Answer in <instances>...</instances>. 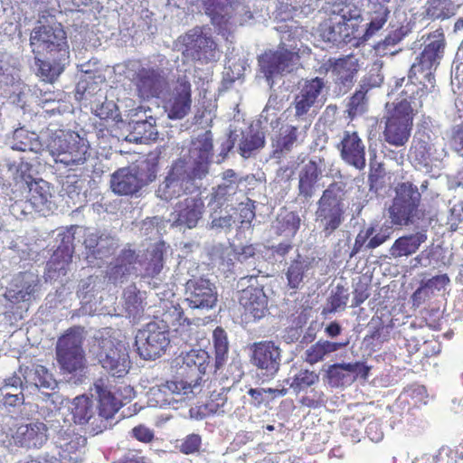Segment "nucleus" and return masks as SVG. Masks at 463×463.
I'll return each mask as SVG.
<instances>
[{
	"label": "nucleus",
	"mask_w": 463,
	"mask_h": 463,
	"mask_svg": "<svg viewBox=\"0 0 463 463\" xmlns=\"http://www.w3.org/2000/svg\"><path fill=\"white\" fill-rule=\"evenodd\" d=\"M368 368L363 363L335 364L329 367L327 375L330 384L334 386L343 385L358 375L365 376Z\"/></svg>",
	"instance_id": "41"
},
{
	"label": "nucleus",
	"mask_w": 463,
	"mask_h": 463,
	"mask_svg": "<svg viewBox=\"0 0 463 463\" xmlns=\"http://www.w3.org/2000/svg\"><path fill=\"white\" fill-rule=\"evenodd\" d=\"M205 205L200 194L179 201L171 213L173 226L194 229L203 218Z\"/></svg>",
	"instance_id": "26"
},
{
	"label": "nucleus",
	"mask_w": 463,
	"mask_h": 463,
	"mask_svg": "<svg viewBox=\"0 0 463 463\" xmlns=\"http://www.w3.org/2000/svg\"><path fill=\"white\" fill-rule=\"evenodd\" d=\"M238 191V184L222 182L216 188L213 189L211 201L215 203L217 206H222L225 203L232 202Z\"/></svg>",
	"instance_id": "59"
},
{
	"label": "nucleus",
	"mask_w": 463,
	"mask_h": 463,
	"mask_svg": "<svg viewBox=\"0 0 463 463\" xmlns=\"http://www.w3.org/2000/svg\"><path fill=\"white\" fill-rule=\"evenodd\" d=\"M27 188L28 198L36 207V211L41 212L52 197L49 183L43 179H38L29 183Z\"/></svg>",
	"instance_id": "53"
},
{
	"label": "nucleus",
	"mask_w": 463,
	"mask_h": 463,
	"mask_svg": "<svg viewBox=\"0 0 463 463\" xmlns=\"http://www.w3.org/2000/svg\"><path fill=\"white\" fill-rule=\"evenodd\" d=\"M164 243H156L149 249L145 256L144 260H139V264L144 267V271L141 274L143 279H151L148 281L149 285L156 288L159 281H161L160 273L164 267L163 254Z\"/></svg>",
	"instance_id": "37"
},
{
	"label": "nucleus",
	"mask_w": 463,
	"mask_h": 463,
	"mask_svg": "<svg viewBox=\"0 0 463 463\" xmlns=\"http://www.w3.org/2000/svg\"><path fill=\"white\" fill-rule=\"evenodd\" d=\"M40 290V280L33 272H21L15 275L5 293L3 305L7 309H27Z\"/></svg>",
	"instance_id": "14"
},
{
	"label": "nucleus",
	"mask_w": 463,
	"mask_h": 463,
	"mask_svg": "<svg viewBox=\"0 0 463 463\" xmlns=\"http://www.w3.org/2000/svg\"><path fill=\"white\" fill-rule=\"evenodd\" d=\"M265 136L262 131L250 129L242 134V137L239 144V151L242 157L249 158L254 152L264 146Z\"/></svg>",
	"instance_id": "56"
},
{
	"label": "nucleus",
	"mask_w": 463,
	"mask_h": 463,
	"mask_svg": "<svg viewBox=\"0 0 463 463\" xmlns=\"http://www.w3.org/2000/svg\"><path fill=\"white\" fill-rule=\"evenodd\" d=\"M78 227L57 230L55 250L47 263L46 278L57 280L66 275L74 251L73 241Z\"/></svg>",
	"instance_id": "18"
},
{
	"label": "nucleus",
	"mask_w": 463,
	"mask_h": 463,
	"mask_svg": "<svg viewBox=\"0 0 463 463\" xmlns=\"http://www.w3.org/2000/svg\"><path fill=\"white\" fill-rule=\"evenodd\" d=\"M42 139L54 161L65 166L83 165L89 156V142L76 132L50 125L42 131Z\"/></svg>",
	"instance_id": "4"
},
{
	"label": "nucleus",
	"mask_w": 463,
	"mask_h": 463,
	"mask_svg": "<svg viewBox=\"0 0 463 463\" xmlns=\"http://www.w3.org/2000/svg\"><path fill=\"white\" fill-rule=\"evenodd\" d=\"M84 337L82 327H73L61 336L56 345V356L61 369L74 374V383H82L86 375L87 360L82 348Z\"/></svg>",
	"instance_id": "7"
},
{
	"label": "nucleus",
	"mask_w": 463,
	"mask_h": 463,
	"mask_svg": "<svg viewBox=\"0 0 463 463\" xmlns=\"http://www.w3.org/2000/svg\"><path fill=\"white\" fill-rule=\"evenodd\" d=\"M309 128L298 122L295 125L283 126L272 139V157L280 159L292 151L294 147L302 144L307 137Z\"/></svg>",
	"instance_id": "30"
},
{
	"label": "nucleus",
	"mask_w": 463,
	"mask_h": 463,
	"mask_svg": "<svg viewBox=\"0 0 463 463\" xmlns=\"http://www.w3.org/2000/svg\"><path fill=\"white\" fill-rule=\"evenodd\" d=\"M125 308L129 317L133 320L139 319L145 311L146 292L140 291L136 285H130L124 290Z\"/></svg>",
	"instance_id": "46"
},
{
	"label": "nucleus",
	"mask_w": 463,
	"mask_h": 463,
	"mask_svg": "<svg viewBox=\"0 0 463 463\" xmlns=\"http://www.w3.org/2000/svg\"><path fill=\"white\" fill-rule=\"evenodd\" d=\"M421 40L424 48L409 70L403 93L421 95L433 100L438 94L434 72L443 57L445 39L443 33L436 30L427 36L422 35Z\"/></svg>",
	"instance_id": "1"
},
{
	"label": "nucleus",
	"mask_w": 463,
	"mask_h": 463,
	"mask_svg": "<svg viewBox=\"0 0 463 463\" xmlns=\"http://www.w3.org/2000/svg\"><path fill=\"white\" fill-rule=\"evenodd\" d=\"M251 364L260 373L272 379L279 372L281 364V349L272 341L254 343L251 346Z\"/></svg>",
	"instance_id": "25"
},
{
	"label": "nucleus",
	"mask_w": 463,
	"mask_h": 463,
	"mask_svg": "<svg viewBox=\"0 0 463 463\" xmlns=\"http://www.w3.org/2000/svg\"><path fill=\"white\" fill-rule=\"evenodd\" d=\"M169 317H175L170 322L173 326L176 324L184 326L186 318L180 308L175 307L172 312L165 315L164 320L149 322L137 331L135 343L137 353L143 359H156L165 351L170 343L167 325Z\"/></svg>",
	"instance_id": "5"
},
{
	"label": "nucleus",
	"mask_w": 463,
	"mask_h": 463,
	"mask_svg": "<svg viewBox=\"0 0 463 463\" xmlns=\"http://www.w3.org/2000/svg\"><path fill=\"white\" fill-rule=\"evenodd\" d=\"M22 382L18 376H10L5 380V383L0 387L1 402L4 406L17 407L24 404L25 392L21 390Z\"/></svg>",
	"instance_id": "45"
},
{
	"label": "nucleus",
	"mask_w": 463,
	"mask_h": 463,
	"mask_svg": "<svg viewBox=\"0 0 463 463\" xmlns=\"http://www.w3.org/2000/svg\"><path fill=\"white\" fill-rule=\"evenodd\" d=\"M234 223L235 218L233 215L227 210L221 209V206H218L217 209H213L210 213L206 229L216 233H227L232 230Z\"/></svg>",
	"instance_id": "55"
},
{
	"label": "nucleus",
	"mask_w": 463,
	"mask_h": 463,
	"mask_svg": "<svg viewBox=\"0 0 463 463\" xmlns=\"http://www.w3.org/2000/svg\"><path fill=\"white\" fill-rule=\"evenodd\" d=\"M35 64L38 67L37 75L46 82H52L63 71L66 61H61L59 55H49L47 60H41L35 54Z\"/></svg>",
	"instance_id": "48"
},
{
	"label": "nucleus",
	"mask_w": 463,
	"mask_h": 463,
	"mask_svg": "<svg viewBox=\"0 0 463 463\" xmlns=\"http://www.w3.org/2000/svg\"><path fill=\"white\" fill-rule=\"evenodd\" d=\"M14 444L26 449H40L48 439V428L42 421L22 424L12 434Z\"/></svg>",
	"instance_id": "33"
},
{
	"label": "nucleus",
	"mask_w": 463,
	"mask_h": 463,
	"mask_svg": "<svg viewBox=\"0 0 463 463\" xmlns=\"http://www.w3.org/2000/svg\"><path fill=\"white\" fill-rule=\"evenodd\" d=\"M30 45L34 54L59 55L61 61L69 58L66 33L61 24L36 26L30 37Z\"/></svg>",
	"instance_id": "11"
},
{
	"label": "nucleus",
	"mask_w": 463,
	"mask_h": 463,
	"mask_svg": "<svg viewBox=\"0 0 463 463\" xmlns=\"http://www.w3.org/2000/svg\"><path fill=\"white\" fill-rule=\"evenodd\" d=\"M84 188V180L76 175L68 176L62 184V191L72 201L73 204L81 203L84 199L82 189Z\"/></svg>",
	"instance_id": "60"
},
{
	"label": "nucleus",
	"mask_w": 463,
	"mask_h": 463,
	"mask_svg": "<svg viewBox=\"0 0 463 463\" xmlns=\"http://www.w3.org/2000/svg\"><path fill=\"white\" fill-rule=\"evenodd\" d=\"M99 363L114 377H123L130 368V360L126 345L109 335V330L99 333L92 345Z\"/></svg>",
	"instance_id": "8"
},
{
	"label": "nucleus",
	"mask_w": 463,
	"mask_h": 463,
	"mask_svg": "<svg viewBox=\"0 0 463 463\" xmlns=\"http://www.w3.org/2000/svg\"><path fill=\"white\" fill-rule=\"evenodd\" d=\"M193 389L185 383L178 381L166 382L165 384L154 386L147 392V402L150 407L165 408L166 406L177 410L194 398Z\"/></svg>",
	"instance_id": "21"
},
{
	"label": "nucleus",
	"mask_w": 463,
	"mask_h": 463,
	"mask_svg": "<svg viewBox=\"0 0 463 463\" xmlns=\"http://www.w3.org/2000/svg\"><path fill=\"white\" fill-rule=\"evenodd\" d=\"M118 241L109 235L107 234H101V239L99 240V247L95 250V255L92 259V260H104L106 258H109L111 256L115 250L118 248ZM92 265L100 266L99 263H91Z\"/></svg>",
	"instance_id": "62"
},
{
	"label": "nucleus",
	"mask_w": 463,
	"mask_h": 463,
	"mask_svg": "<svg viewBox=\"0 0 463 463\" xmlns=\"http://www.w3.org/2000/svg\"><path fill=\"white\" fill-rule=\"evenodd\" d=\"M324 87L323 80L318 77L306 80L295 97V120L303 123L304 128H310L317 110L322 106L321 92Z\"/></svg>",
	"instance_id": "15"
},
{
	"label": "nucleus",
	"mask_w": 463,
	"mask_h": 463,
	"mask_svg": "<svg viewBox=\"0 0 463 463\" xmlns=\"http://www.w3.org/2000/svg\"><path fill=\"white\" fill-rule=\"evenodd\" d=\"M345 185L342 182L331 184L317 203V220L320 222L325 236L331 235L343 222Z\"/></svg>",
	"instance_id": "10"
},
{
	"label": "nucleus",
	"mask_w": 463,
	"mask_h": 463,
	"mask_svg": "<svg viewBox=\"0 0 463 463\" xmlns=\"http://www.w3.org/2000/svg\"><path fill=\"white\" fill-rule=\"evenodd\" d=\"M213 344L215 350V367L220 369L227 359L229 343L226 332L217 327L213 332Z\"/></svg>",
	"instance_id": "58"
},
{
	"label": "nucleus",
	"mask_w": 463,
	"mask_h": 463,
	"mask_svg": "<svg viewBox=\"0 0 463 463\" xmlns=\"http://www.w3.org/2000/svg\"><path fill=\"white\" fill-rule=\"evenodd\" d=\"M11 147L14 150L38 154L45 149V144L42 139V132L37 135L21 128L14 130Z\"/></svg>",
	"instance_id": "44"
},
{
	"label": "nucleus",
	"mask_w": 463,
	"mask_h": 463,
	"mask_svg": "<svg viewBox=\"0 0 463 463\" xmlns=\"http://www.w3.org/2000/svg\"><path fill=\"white\" fill-rule=\"evenodd\" d=\"M86 445V439L76 433L74 429L68 426L58 430L55 437V446L58 449L56 460L61 463H78L80 460V450Z\"/></svg>",
	"instance_id": "28"
},
{
	"label": "nucleus",
	"mask_w": 463,
	"mask_h": 463,
	"mask_svg": "<svg viewBox=\"0 0 463 463\" xmlns=\"http://www.w3.org/2000/svg\"><path fill=\"white\" fill-rule=\"evenodd\" d=\"M191 84L186 77L179 78L165 99L164 109L170 119H182L191 110Z\"/></svg>",
	"instance_id": "27"
},
{
	"label": "nucleus",
	"mask_w": 463,
	"mask_h": 463,
	"mask_svg": "<svg viewBox=\"0 0 463 463\" xmlns=\"http://www.w3.org/2000/svg\"><path fill=\"white\" fill-rule=\"evenodd\" d=\"M185 301L189 307L209 311L215 307L218 301L217 288L205 278H193L185 283Z\"/></svg>",
	"instance_id": "23"
},
{
	"label": "nucleus",
	"mask_w": 463,
	"mask_h": 463,
	"mask_svg": "<svg viewBox=\"0 0 463 463\" xmlns=\"http://www.w3.org/2000/svg\"><path fill=\"white\" fill-rule=\"evenodd\" d=\"M319 380V376L314 371L309 370H300L298 373H296L291 383H289L290 388H292L296 392H299L315 383H317Z\"/></svg>",
	"instance_id": "61"
},
{
	"label": "nucleus",
	"mask_w": 463,
	"mask_h": 463,
	"mask_svg": "<svg viewBox=\"0 0 463 463\" xmlns=\"http://www.w3.org/2000/svg\"><path fill=\"white\" fill-rule=\"evenodd\" d=\"M187 167L184 158H178L172 164L164 182L159 184L156 191L160 199L171 201L199 189L197 181H201L200 178L193 176Z\"/></svg>",
	"instance_id": "12"
},
{
	"label": "nucleus",
	"mask_w": 463,
	"mask_h": 463,
	"mask_svg": "<svg viewBox=\"0 0 463 463\" xmlns=\"http://www.w3.org/2000/svg\"><path fill=\"white\" fill-rule=\"evenodd\" d=\"M421 231L402 236L395 240L393 244L389 249V254L393 259H400L402 257H409L416 253L420 245L427 241L426 231L420 228Z\"/></svg>",
	"instance_id": "39"
},
{
	"label": "nucleus",
	"mask_w": 463,
	"mask_h": 463,
	"mask_svg": "<svg viewBox=\"0 0 463 463\" xmlns=\"http://www.w3.org/2000/svg\"><path fill=\"white\" fill-rule=\"evenodd\" d=\"M381 69L382 64L373 63L369 72L361 80L359 87L368 91L372 88L381 86L383 81V74Z\"/></svg>",
	"instance_id": "63"
},
{
	"label": "nucleus",
	"mask_w": 463,
	"mask_h": 463,
	"mask_svg": "<svg viewBox=\"0 0 463 463\" xmlns=\"http://www.w3.org/2000/svg\"><path fill=\"white\" fill-rule=\"evenodd\" d=\"M9 211L11 214L16 219H23L36 211V207L30 201L28 196L20 199H15L9 204Z\"/></svg>",
	"instance_id": "64"
},
{
	"label": "nucleus",
	"mask_w": 463,
	"mask_h": 463,
	"mask_svg": "<svg viewBox=\"0 0 463 463\" xmlns=\"http://www.w3.org/2000/svg\"><path fill=\"white\" fill-rule=\"evenodd\" d=\"M280 25L278 30L281 33L280 43L277 51H269L259 59L260 70L267 80L271 84L279 75L291 72L297 66L300 53L309 51L307 47L302 50L300 37L304 33L302 27L293 24Z\"/></svg>",
	"instance_id": "2"
},
{
	"label": "nucleus",
	"mask_w": 463,
	"mask_h": 463,
	"mask_svg": "<svg viewBox=\"0 0 463 463\" xmlns=\"http://www.w3.org/2000/svg\"><path fill=\"white\" fill-rule=\"evenodd\" d=\"M345 345V343L318 341L305 351L304 359L307 364L313 365L323 361L326 356Z\"/></svg>",
	"instance_id": "51"
},
{
	"label": "nucleus",
	"mask_w": 463,
	"mask_h": 463,
	"mask_svg": "<svg viewBox=\"0 0 463 463\" xmlns=\"http://www.w3.org/2000/svg\"><path fill=\"white\" fill-rule=\"evenodd\" d=\"M156 173L147 162L115 172L110 180L112 191L120 195L137 193L141 187L156 179Z\"/></svg>",
	"instance_id": "16"
},
{
	"label": "nucleus",
	"mask_w": 463,
	"mask_h": 463,
	"mask_svg": "<svg viewBox=\"0 0 463 463\" xmlns=\"http://www.w3.org/2000/svg\"><path fill=\"white\" fill-rule=\"evenodd\" d=\"M226 405V398L218 394L216 399H212L196 408H191L190 416L195 420H203L210 415H222L227 411Z\"/></svg>",
	"instance_id": "57"
},
{
	"label": "nucleus",
	"mask_w": 463,
	"mask_h": 463,
	"mask_svg": "<svg viewBox=\"0 0 463 463\" xmlns=\"http://www.w3.org/2000/svg\"><path fill=\"white\" fill-rule=\"evenodd\" d=\"M70 410L72 414V419L77 424L83 425L90 423L99 429L98 431H102V429L107 428L106 424L101 426L93 402L86 395L75 397L71 403Z\"/></svg>",
	"instance_id": "36"
},
{
	"label": "nucleus",
	"mask_w": 463,
	"mask_h": 463,
	"mask_svg": "<svg viewBox=\"0 0 463 463\" xmlns=\"http://www.w3.org/2000/svg\"><path fill=\"white\" fill-rule=\"evenodd\" d=\"M137 257L132 250H123L114 262L110 263L107 271L108 277L114 283L123 282V279L133 273L137 268Z\"/></svg>",
	"instance_id": "42"
},
{
	"label": "nucleus",
	"mask_w": 463,
	"mask_h": 463,
	"mask_svg": "<svg viewBox=\"0 0 463 463\" xmlns=\"http://www.w3.org/2000/svg\"><path fill=\"white\" fill-rule=\"evenodd\" d=\"M392 0H369L371 5V21L364 33V37L369 38L379 31L386 23L390 14L387 7Z\"/></svg>",
	"instance_id": "49"
},
{
	"label": "nucleus",
	"mask_w": 463,
	"mask_h": 463,
	"mask_svg": "<svg viewBox=\"0 0 463 463\" xmlns=\"http://www.w3.org/2000/svg\"><path fill=\"white\" fill-rule=\"evenodd\" d=\"M463 0H427L426 15L431 19H447L454 15Z\"/></svg>",
	"instance_id": "47"
},
{
	"label": "nucleus",
	"mask_w": 463,
	"mask_h": 463,
	"mask_svg": "<svg viewBox=\"0 0 463 463\" xmlns=\"http://www.w3.org/2000/svg\"><path fill=\"white\" fill-rule=\"evenodd\" d=\"M411 150L414 161L426 168L442 161L447 156L444 139L433 137L425 131L417 133Z\"/></svg>",
	"instance_id": "22"
},
{
	"label": "nucleus",
	"mask_w": 463,
	"mask_h": 463,
	"mask_svg": "<svg viewBox=\"0 0 463 463\" xmlns=\"http://www.w3.org/2000/svg\"><path fill=\"white\" fill-rule=\"evenodd\" d=\"M209 363L210 355L203 349H192L182 353L176 359L181 373L184 376V379L179 382L185 383L186 386L193 389L194 397L202 391L203 377Z\"/></svg>",
	"instance_id": "19"
},
{
	"label": "nucleus",
	"mask_w": 463,
	"mask_h": 463,
	"mask_svg": "<svg viewBox=\"0 0 463 463\" xmlns=\"http://www.w3.org/2000/svg\"><path fill=\"white\" fill-rule=\"evenodd\" d=\"M312 260L308 258L298 256L288 268L286 272L288 286L291 288H298L303 283L304 278L311 269Z\"/></svg>",
	"instance_id": "52"
},
{
	"label": "nucleus",
	"mask_w": 463,
	"mask_h": 463,
	"mask_svg": "<svg viewBox=\"0 0 463 463\" xmlns=\"http://www.w3.org/2000/svg\"><path fill=\"white\" fill-rule=\"evenodd\" d=\"M184 46L183 53L202 63L215 62L221 52L211 33L204 28L194 27L181 37Z\"/></svg>",
	"instance_id": "17"
},
{
	"label": "nucleus",
	"mask_w": 463,
	"mask_h": 463,
	"mask_svg": "<svg viewBox=\"0 0 463 463\" xmlns=\"http://www.w3.org/2000/svg\"><path fill=\"white\" fill-rule=\"evenodd\" d=\"M432 99L421 95H405L397 102L386 104L387 115L383 138L385 142L394 146H404L410 137L412 128L413 116L424 104H431Z\"/></svg>",
	"instance_id": "3"
},
{
	"label": "nucleus",
	"mask_w": 463,
	"mask_h": 463,
	"mask_svg": "<svg viewBox=\"0 0 463 463\" xmlns=\"http://www.w3.org/2000/svg\"><path fill=\"white\" fill-rule=\"evenodd\" d=\"M205 13L213 24L225 30L229 25L242 24L252 18L244 0H202Z\"/></svg>",
	"instance_id": "13"
},
{
	"label": "nucleus",
	"mask_w": 463,
	"mask_h": 463,
	"mask_svg": "<svg viewBox=\"0 0 463 463\" xmlns=\"http://www.w3.org/2000/svg\"><path fill=\"white\" fill-rule=\"evenodd\" d=\"M325 66L326 71H332L335 82L345 89H349L353 85L360 68L359 61L354 55L336 60L329 59Z\"/></svg>",
	"instance_id": "34"
},
{
	"label": "nucleus",
	"mask_w": 463,
	"mask_h": 463,
	"mask_svg": "<svg viewBox=\"0 0 463 463\" xmlns=\"http://www.w3.org/2000/svg\"><path fill=\"white\" fill-rule=\"evenodd\" d=\"M300 224L301 219L298 214L294 212L284 211L278 215L273 222V229L277 234L290 239L297 234Z\"/></svg>",
	"instance_id": "50"
},
{
	"label": "nucleus",
	"mask_w": 463,
	"mask_h": 463,
	"mask_svg": "<svg viewBox=\"0 0 463 463\" xmlns=\"http://www.w3.org/2000/svg\"><path fill=\"white\" fill-rule=\"evenodd\" d=\"M129 134L127 140L135 143H148L157 138V129L156 127V118L152 116L146 119L132 120L128 123Z\"/></svg>",
	"instance_id": "43"
},
{
	"label": "nucleus",
	"mask_w": 463,
	"mask_h": 463,
	"mask_svg": "<svg viewBox=\"0 0 463 463\" xmlns=\"http://www.w3.org/2000/svg\"><path fill=\"white\" fill-rule=\"evenodd\" d=\"M366 420L362 414L345 418L341 422V433L353 443H358L364 437L363 422Z\"/></svg>",
	"instance_id": "54"
},
{
	"label": "nucleus",
	"mask_w": 463,
	"mask_h": 463,
	"mask_svg": "<svg viewBox=\"0 0 463 463\" xmlns=\"http://www.w3.org/2000/svg\"><path fill=\"white\" fill-rule=\"evenodd\" d=\"M420 194L418 187L410 182L398 184L395 197L389 207V217L394 225H416L428 227L430 221L425 220V213L419 208Z\"/></svg>",
	"instance_id": "6"
},
{
	"label": "nucleus",
	"mask_w": 463,
	"mask_h": 463,
	"mask_svg": "<svg viewBox=\"0 0 463 463\" xmlns=\"http://www.w3.org/2000/svg\"><path fill=\"white\" fill-rule=\"evenodd\" d=\"M337 148L346 164L358 170L365 167V146L357 132L344 131Z\"/></svg>",
	"instance_id": "32"
},
{
	"label": "nucleus",
	"mask_w": 463,
	"mask_h": 463,
	"mask_svg": "<svg viewBox=\"0 0 463 463\" xmlns=\"http://www.w3.org/2000/svg\"><path fill=\"white\" fill-rule=\"evenodd\" d=\"M13 375L20 378L21 390L26 395L36 396L42 401H51L53 404L59 402L61 397L54 392L58 382L45 366L36 364L21 365Z\"/></svg>",
	"instance_id": "9"
},
{
	"label": "nucleus",
	"mask_w": 463,
	"mask_h": 463,
	"mask_svg": "<svg viewBox=\"0 0 463 463\" xmlns=\"http://www.w3.org/2000/svg\"><path fill=\"white\" fill-rule=\"evenodd\" d=\"M326 169L325 159L313 156L300 169L298 174L299 196L311 198L319 187L318 182Z\"/></svg>",
	"instance_id": "31"
},
{
	"label": "nucleus",
	"mask_w": 463,
	"mask_h": 463,
	"mask_svg": "<svg viewBox=\"0 0 463 463\" xmlns=\"http://www.w3.org/2000/svg\"><path fill=\"white\" fill-rule=\"evenodd\" d=\"M240 304L243 308L242 319L246 323L256 322L268 313V298L259 287L249 286L243 289L240 296Z\"/></svg>",
	"instance_id": "29"
},
{
	"label": "nucleus",
	"mask_w": 463,
	"mask_h": 463,
	"mask_svg": "<svg viewBox=\"0 0 463 463\" xmlns=\"http://www.w3.org/2000/svg\"><path fill=\"white\" fill-rule=\"evenodd\" d=\"M93 391V395H96L99 400L98 418H99L101 426L103 424L107 425L106 421L111 419L120 409L123 405V401L119 400L116 394L108 389L103 379H99L95 382Z\"/></svg>",
	"instance_id": "35"
},
{
	"label": "nucleus",
	"mask_w": 463,
	"mask_h": 463,
	"mask_svg": "<svg viewBox=\"0 0 463 463\" xmlns=\"http://www.w3.org/2000/svg\"><path fill=\"white\" fill-rule=\"evenodd\" d=\"M213 147L211 131L202 132L192 138L188 155H184L181 158L185 159V165L193 176L200 180L207 176L212 162Z\"/></svg>",
	"instance_id": "20"
},
{
	"label": "nucleus",
	"mask_w": 463,
	"mask_h": 463,
	"mask_svg": "<svg viewBox=\"0 0 463 463\" xmlns=\"http://www.w3.org/2000/svg\"><path fill=\"white\" fill-rule=\"evenodd\" d=\"M327 16L335 18V21L354 32L361 19V10L352 0H337L329 6Z\"/></svg>",
	"instance_id": "38"
},
{
	"label": "nucleus",
	"mask_w": 463,
	"mask_h": 463,
	"mask_svg": "<svg viewBox=\"0 0 463 463\" xmlns=\"http://www.w3.org/2000/svg\"><path fill=\"white\" fill-rule=\"evenodd\" d=\"M130 68L135 71L133 81L138 96L146 99L158 97L165 86V73L159 68L144 67L138 62H130Z\"/></svg>",
	"instance_id": "24"
},
{
	"label": "nucleus",
	"mask_w": 463,
	"mask_h": 463,
	"mask_svg": "<svg viewBox=\"0 0 463 463\" xmlns=\"http://www.w3.org/2000/svg\"><path fill=\"white\" fill-rule=\"evenodd\" d=\"M317 32L319 37L324 42L330 43L334 45L347 43L354 34V31L349 29V27L335 21V18H330L328 16L320 24Z\"/></svg>",
	"instance_id": "40"
}]
</instances>
